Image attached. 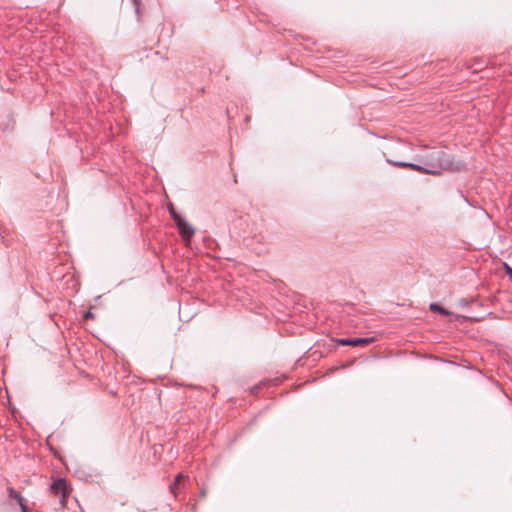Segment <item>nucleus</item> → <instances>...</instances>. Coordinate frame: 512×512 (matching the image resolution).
<instances>
[{"instance_id":"nucleus-1","label":"nucleus","mask_w":512,"mask_h":512,"mask_svg":"<svg viewBox=\"0 0 512 512\" xmlns=\"http://www.w3.org/2000/svg\"><path fill=\"white\" fill-rule=\"evenodd\" d=\"M420 164L408 162H391L394 166L400 168H409L422 174L439 175L441 170L451 169L452 164L442 150L430 151L422 156Z\"/></svg>"},{"instance_id":"nucleus-2","label":"nucleus","mask_w":512,"mask_h":512,"mask_svg":"<svg viewBox=\"0 0 512 512\" xmlns=\"http://www.w3.org/2000/svg\"><path fill=\"white\" fill-rule=\"evenodd\" d=\"M52 493L59 497V502L62 507L66 506L67 498L70 490L68 489L67 483L64 479L56 480L51 486Z\"/></svg>"},{"instance_id":"nucleus-3","label":"nucleus","mask_w":512,"mask_h":512,"mask_svg":"<svg viewBox=\"0 0 512 512\" xmlns=\"http://www.w3.org/2000/svg\"><path fill=\"white\" fill-rule=\"evenodd\" d=\"M173 218L176 221L180 234L185 240H190V238L194 235V229L180 216L176 215L172 212Z\"/></svg>"},{"instance_id":"nucleus-4","label":"nucleus","mask_w":512,"mask_h":512,"mask_svg":"<svg viewBox=\"0 0 512 512\" xmlns=\"http://www.w3.org/2000/svg\"><path fill=\"white\" fill-rule=\"evenodd\" d=\"M373 338H354V339H338L337 343L348 346H367L373 342Z\"/></svg>"},{"instance_id":"nucleus-5","label":"nucleus","mask_w":512,"mask_h":512,"mask_svg":"<svg viewBox=\"0 0 512 512\" xmlns=\"http://www.w3.org/2000/svg\"><path fill=\"white\" fill-rule=\"evenodd\" d=\"M8 495H9L10 498H13V499H15L18 502L22 512H27L28 511L27 506L25 504V500L20 495L19 492L15 491L13 488H8Z\"/></svg>"},{"instance_id":"nucleus-6","label":"nucleus","mask_w":512,"mask_h":512,"mask_svg":"<svg viewBox=\"0 0 512 512\" xmlns=\"http://www.w3.org/2000/svg\"><path fill=\"white\" fill-rule=\"evenodd\" d=\"M184 479V476L182 474H179L176 479H175V482L171 485L170 489L171 491L173 492L174 495H176V488L177 486L183 481Z\"/></svg>"},{"instance_id":"nucleus-7","label":"nucleus","mask_w":512,"mask_h":512,"mask_svg":"<svg viewBox=\"0 0 512 512\" xmlns=\"http://www.w3.org/2000/svg\"><path fill=\"white\" fill-rule=\"evenodd\" d=\"M430 309L432 311H438V312H440L442 314H445V315L448 314V312L445 309H443L441 306H439L438 304H431L430 305Z\"/></svg>"},{"instance_id":"nucleus-8","label":"nucleus","mask_w":512,"mask_h":512,"mask_svg":"<svg viewBox=\"0 0 512 512\" xmlns=\"http://www.w3.org/2000/svg\"><path fill=\"white\" fill-rule=\"evenodd\" d=\"M504 270L506 274L509 276L510 280L512 281V267H510L507 263H504Z\"/></svg>"},{"instance_id":"nucleus-9","label":"nucleus","mask_w":512,"mask_h":512,"mask_svg":"<svg viewBox=\"0 0 512 512\" xmlns=\"http://www.w3.org/2000/svg\"><path fill=\"white\" fill-rule=\"evenodd\" d=\"M86 318L88 317H92V313L91 312H87L86 315H85Z\"/></svg>"}]
</instances>
